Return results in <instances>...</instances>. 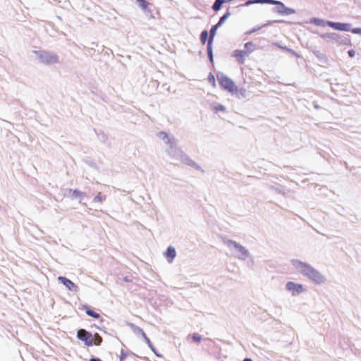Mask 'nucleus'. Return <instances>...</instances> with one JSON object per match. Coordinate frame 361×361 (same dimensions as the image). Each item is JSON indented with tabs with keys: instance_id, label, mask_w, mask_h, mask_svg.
<instances>
[{
	"instance_id": "nucleus-1",
	"label": "nucleus",
	"mask_w": 361,
	"mask_h": 361,
	"mask_svg": "<svg viewBox=\"0 0 361 361\" xmlns=\"http://www.w3.org/2000/svg\"><path fill=\"white\" fill-rule=\"evenodd\" d=\"M290 264L298 274L315 285H323L327 282V277L324 274L306 262L298 259H292Z\"/></svg>"
},
{
	"instance_id": "nucleus-2",
	"label": "nucleus",
	"mask_w": 361,
	"mask_h": 361,
	"mask_svg": "<svg viewBox=\"0 0 361 361\" xmlns=\"http://www.w3.org/2000/svg\"><path fill=\"white\" fill-rule=\"evenodd\" d=\"M310 23L317 27L324 28L326 27H329L332 30L336 31H339L340 27V21H331V20H326L321 18H312L310 20Z\"/></svg>"
},
{
	"instance_id": "nucleus-3",
	"label": "nucleus",
	"mask_w": 361,
	"mask_h": 361,
	"mask_svg": "<svg viewBox=\"0 0 361 361\" xmlns=\"http://www.w3.org/2000/svg\"><path fill=\"white\" fill-rule=\"evenodd\" d=\"M271 4L277 6L276 8L273 9V11L281 16H292L296 13L295 9L286 6L281 1L271 0Z\"/></svg>"
},
{
	"instance_id": "nucleus-4",
	"label": "nucleus",
	"mask_w": 361,
	"mask_h": 361,
	"mask_svg": "<svg viewBox=\"0 0 361 361\" xmlns=\"http://www.w3.org/2000/svg\"><path fill=\"white\" fill-rule=\"evenodd\" d=\"M285 289L293 296L299 295L307 290L304 285L294 281H288L285 285Z\"/></svg>"
},
{
	"instance_id": "nucleus-5",
	"label": "nucleus",
	"mask_w": 361,
	"mask_h": 361,
	"mask_svg": "<svg viewBox=\"0 0 361 361\" xmlns=\"http://www.w3.org/2000/svg\"><path fill=\"white\" fill-rule=\"evenodd\" d=\"M217 79L219 80V85L221 87L230 92H236L238 88L235 83L227 76L224 75H217Z\"/></svg>"
},
{
	"instance_id": "nucleus-6",
	"label": "nucleus",
	"mask_w": 361,
	"mask_h": 361,
	"mask_svg": "<svg viewBox=\"0 0 361 361\" xmlns=\"http://www.w3.org/2000/svg\"><path fill=\"white\" fill-rule=\"evenodd\" d=\"M77 337L79 340L83 341L87 346L93 345V335L85 329H79L77 332Z\"/></svg>"
},
{
	"instance_id": "nucleus-7",
	"label": "nucleus",
	"mask_w": 361,
	"mask_h": 361,
	"mask_svg": "<svg viewBox=\"0 0 361 361\" xmlns=\"http://www.w3.org/2000/svg\"><path fill=\"white\" fill-rule=\"evenodd\" d=\"M338 32H351L353 35H357L361 37V27H353L352 24L348 22H341Z\"/></svg>"
},
{
	"instance_id": "nucleus-8",
	"label": "nucleus",
	"mask_w": 361,
	"mask_h": 361,
	"mask_svg": "<svg viewBox=\"0 0 361 361\" xmlns=\"http://www.w3.org/2000/svg\"><path fill=\"white\" fill-rule=\"evenodd\" d=\"M58 280L63 283L69 290L77 291L78 286L75 285L73 282H72L70 279L63 277L59 276Z\"/></svg>"
},
{
	"instance_id": "nucleus-9",
	"label": "nucleus",
	"mask_w": 361,
	"mask_h": 361,
	"mask_svg": "<svg viewBox=\"0 0 361 361\" xmlns=\"http://www.w3.org/2000/svg\"><path fill=\"white\" fill-rule=\"evenodd\" d=\"M81 309L85 310L86 314L88 316H90V317H92L94 319H99L100 317V314L99 313H97V312H94V310H91L90 307L88 305H82Z\"/></svg>"
},
{
	"instance_id": "nucleus-10",
	"label": "nucleus",
	"mask_w": 361,
	"mask_h": 361,
	"mask_svg": "<svg viewBox=\"0 0 361 361\" xmlns=\"http://www.w3.org/2000/svg\"><path fill=\"white\" fill-rule=\"evenodd\" d=\"M176 255L175 249L172 247H169L165 253V257L169 259V262H171L176 257Z\"/></svg>"
},
{
	"instance_id": "nucleus-11",
	"label": "nucleus",
	"mask_w": 361,
	"mask_h": 361,
	"mask_svg": "<svg viewBox=\"0 0 361 361\" xmlns=\"http://www.w3.org/2000/svg\"><path fill=\"white\" fill-rule=\"evenodd\" d=\"M136 4L144 12L149 11L148 10L149 3L146 0H136Z\"/></svg>"
},
{
	"instance_id": "nucleus-12",
	"label": "nucleus",
	"mask_w": 361,
	"mask_h": 361,
	"mask_svg": "<svg viewBox=\"0 0 361 361\" xmlns=\"http://www.w3.org/2000/svg\"><path fill=\"white\" fill-rule=\"evenodd\" d=\"M220 26L218 25L217 24L212 26V27L211 28L210 30V36H209V40H208V44L207 45H211L212 42V39L216 34V30Z\"/></svg>"
},
{
	"instance_id": "nucleus-13",
	"label": "nucleus",
	"mask_w": 361,
	"mask_h": 361,
	"mask_svg": "<svg viewBox=\"0 0 361 361\" xmlns=\"http://www.w3.org/2000/svg\"><path fill=\"white\" fill-rule=\"evenodd\" d=\"M226 0H216L212 6V9L214 11H218L219 10H220L223 4H224Z\"/></svg>"
},
{
	"instance_id": "nucleus-14",
	"label": "nucleus",
	"mask_w": 361,
	"mask_h": 361,
	"mask_svg": "<svg viewBox=\"0 0 361 361\" xmlns=\"http://www.w3.org/2000/svg\"><path fill=\"white\" fill-rule=\"evenodd\" d=\"M234 56L236 58L238 62H244L245 53H243V51H236L234 54Z\"/></svg>"
},
{
	"instance_id": "nucleus-15",
	"label": "nucleus",
	"mask_w": 361,
	"mask_h": 361,
	"mask_svg": "<svg viewBox=\"0 0 361 361\" xmlns=\"http://www.w3.org/2000/svg\"><path fill=\"white\" fill-rule=\"evenodd\" d=\"M93 344L96 345H99L102 342V338L97 333L93 336Z\"/></svg>"
},
{
	"instance_id": "nucleus-16",
	"label": "nucleus",
	"mask_w": 361,
	"mask_h": 361,
	"mask_svg": "<svg viewBox=\"0 0 361 361\" xmlns=\"http://www.w3.org/2000/svg\"><path fill=\"white\" fill-rule=\"evenodd\" d=\"M212 110L215 113H218L219 111H224L226 110V108L221 104H217L212 107Z\"/></svg>"
},
{
	"instance_id": "nucleus-17",
	"label": "nucleus",
	"mask_w": 361,
	"mask_h": 361,
	"mask_svg": "<svg viewBox=\"0 0 361 361\" xmlns=\"http://www.w3.org/2000/svg\"><path fill=\"white\" fill-rule=\"evenodd\" d=\"M208 81L213 87H216V79H215V76L214 74H212V73L209 74Z\"/></svg>"
},
{
	"instance_id": "nucleus-18",
	"label": "nucleus",
	"mask_w": 361,
	"mask_h": 361,
	"mask_svg": "<svg viewBox=\"0 0 361 361\" xmlns=\"http://www.w3.org/2000/svg\"><path fill=\"white\" fill-rule=\"evenodd\" d=\"M271 0H250V5L253 4H269Z\"/></svg>"
},
{
	"instance_id": "nucleus-19",
	"label": "nucleus",
	"mask_w": 361,
	"mask_h": 361,
	"mask_svg": "<svg viewBox=\"0 0 361 361\" xmlns=\"http://www.w3.org/2000/svg\"><path fill=\"white\" fill-rule=\"evenodd\" d=\"M230 16V13L226 12L219 20L217 25L221 26V25L225 22V20Z\"/></svg>"
},
{
	"instance_id": "nucleus-20",
	"label": "nucleus",
	"mask_w": 361,
	"mask_h": 361,
	"mask_svg": "<svg viewBox=\"0 0 361 361\" xmlns=\"http://www.w3.org/2000/svg\"><path fill=\"white\" fill-rule=\"evenodd\" d=\"M208 37V32L207 30H204L200 35L201 42L202 44H205Z\"/></svg>"
},
{
	"instance_id": "nucleus-21",
	"label": "nucleus",
	"mask_w": 361,
	"mask_h": 361,
	"mask_svg": "<svg viewBox=\"0 0 361 361\" xmlns=\"http://www.w3.org/2000/svg\"><path fill=\"white\" fill-rule=\"evenodd\" d=\"M192 339L195 343H200L202 341V336L199 334H193L192 336Z\"/></svg>"
},
{
	"instance_id": "nucleus-22",
	"label": "nucleus",
	"mask_w": 361,
	"mask_h": 361,
	"mask_svg": "<svg viewBox=\"0 0 361 361\" xmlns=\"http://www.w3.org/2000/svg\"><path fill=\"white\" fill-rule=\"evenodd\" d=\"M71 192H72L73 196L75 197L85 196V193L84 192H82L81 191H79V190H71Z\"/></svg>"
},
{
	"instance_id": "nucleus-23",
	"label": "nucleus",
	"mask_w": 361,
	"mask_h": 361,
	"mask_svg": "<svg viewBox=\"0 0 361 361\" xmlns=\"http://www.w3.org/2000/svg\"><path fill=\"white\" fill-rule=\"evenodd\" d=\"M104 198L101 194V192H99L95 197L94 200L97 202H102Z\"/></svg>"
},
{
	"instance_id": "nucleus-24",
	"label": "nucleus",
	"mask_w": 361,
	"mask_h": 361,
	"mask_svg": "<svg viewBox=\"0 0 361 361\" xmlns=\"http://www.w3.org/2000/svg\"><path fill=\"white\" fill-rule=\"evenodd\" d=\"M207 53L210 59V61H213V56H212V47H207Z\"/></svg>"
},
{
	"instance_id": "nucleus-25",
	"label": "nucleus",
	"mask_w": 361,
	"mask_h": 361,
	"mask_svg": "<svg viewBox=\"0 0 361 361\" xmlns=\"http://www.w3.org/2000/svg\"><path fill=\"white\" fill-rule=\"evenodd\" d=\"M282 49H286L288 51L291 52L293 54H294L296 57H299V54L292 51L290 49H286V47H280Z\"/></svg>"
},
{
	"instance_id": "nucleus-26",
	"label": "nucleus",
	"mask_w": 361,
	"mask_h": 361,
	"mask_svg": "<svg viewBox=\"0 0 361 361\" xmlns=\"http://www.w3.org/2000/svg\"><path fill=\"white\" fill-rule=\"evenodd\" d=\"M355 54V51L353 50H350L348 51V55L350 56V57H353Z\"/></svg>"
},
{
	"instance_id": "nucleus-27",
	"label": "nucleus",
	"mask_w": 361,
	"mask_h": 361,
	"mask_svg": "<svg viewBox=\"0 0 361 361\" xmlns=\"http://www.w3.org/2000/svg\"><path fill=\"white\" fill-rule=\"evenodd\" d=\"M125 356H126V355H122L121 356V361H122V360L124 358V357H125Z\"/></svg>"
},
{
	"instance_id": "nucleus-28",
	"label": "nucleus",
	"mask_w": 361,
	"mask_h": 361,
	"mask_svg": "<svg viewBox=\"0 0 361 361\" xmlns=\"http://www.w3.org/2000/svg\"><path fill=\"white\" fill-rule=\"evenodd\" d=\"M243 361H248V358H245V359H244V360H243Z\"/></svg>"
},
{
	"instance_id": "nucleus-29",
	"label": "nucleus",
	"mask_w": 361,
	"mask_h": 361,
	"mask_svg": "<svg viewBox=\"0 0 361 361\" xmlns=\"http://www.w3.org/2000/svg\"><path fill=\"white\" fill-rule=\"evenodd\" d=\"M245 6H247L248 5V1H247L245 4Z\"/></svg>"
},
{
	"instance_id": "nucleus-30",
	"label": "nucleus",
	"mask_w": 361,
	"mask_h": 361,
	"mask_svg": "<svg viewBox=\"0 0 361 361\" xmlns=\"http://www.w3.org/2000/svg\"><path fill=\"white\" fill-rule=\"evenodd\" d=\"M250 361H252V360L250 358Z\"/></svg>"
}]
</instances>
